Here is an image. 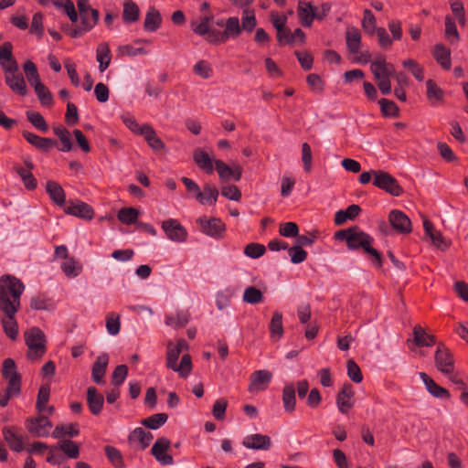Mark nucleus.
<instances>
[{
    "instance_id": "052dcab7",
    "label": "nucleus",
    "mask_w": 468,
    "mask_h": 468,
    "mask_svg": "<svg viewBox=\"0 0 468 468\" xmlns=\"http://www.w3.org/2000/svg\"><path fill=\"white\" fill-rule=\"evenodd\" d=\"M27 120L38 130L42 132H47L48 130V126L44 119V117L37 112L28 111L27 112Z\"/></svg>"
},
{
    "instance_id": "e2e57ef3",
    "label": "nucleus",
    "mask_w": 468,
    "mask_h": 468,
    "mask_svg": "<svg viewBox=\"0 0 468 468\" xmlns=\"http://www.w3.org/2000/svg\"><path fill=\"white\" fill-rule=\"evenodd\" d=\"M16 173L20 176L22 178L25 186L29 190H34L37 184L35 176L29 170H26L23 167H16Z\"/></svg>"
},
{
    "instance_id": "bf43d9fd",
    "label": "nucleus",
    "mask_w": 468,
    "mask_h": 468,
    "mask_svg": "<svg viewBox=\"0 0 468 468\" xmlns=\"http://www.w3.org/2000/svg\"><path fill=\"white\" fill-rule=\"evenodd\" d=\"M172 370L178 372L179 376L186 378L192 371V361L189 354L183 355L179 365L176 364V368Z\"/></svg>"
},
{
    "instance_id": "a19ab883",
    "label": "nucleus",
    "mask_w": 468,
    "mask_h": 468,
    "mask_svg": "<svg viewBox=\"0 0 468 468\" xmlns=\"http://www.w3.org/2000/svg\"><path fill=\"white\" fill-rule=\"evenodd\" d=\"M223 33L226 40L229 37H238L241 33V27L239 25V18L236 16L228 18L226 21V27Z\"/></svg>"
},
{
    "instance_id": "774afa93",
    "label": "nucleus",
    "mask_w": 468,
    "mask_h": 468,
    "mask_svg": "<svg viewBox=\"0 0 468 468\" xmlns=\"http://www.w3.org/2000/svg\"><path fill=\"white\" fill-rule=\"evenodd\" d=\"M128 374V367L126 365H119L115 367L112 375V383L114 386H120L123 383Z\"/></svg>"
},
{
    "instance_id": "58836bf2",
    "label": "nucleus",
    "mask_w": 468,
    "mask_h": 468,
    "mask_svg": "<svg viewBox=\"0 0 468 468\" xmlns=\"http://www.w3.org/2000/svg\"><path fill=\"white\" fill-rule=\"evenodd\" d=\"M96 58L99 62V69L103 72L111 63V51L108 44L101 43L96 50Z\"/></svg>"
},
{
    "instance_id": "7ed1b4c3",
    "label": "nucleus",
    "mask_w": 468,
    "mask_h": 468,
    "mask_svg": "<svg viewBox=\"0 0 468 468\" xmlns=\"http://www.w3.org/2000/svg\"><path fill=\"white\" fill-rule=\"evenodd\" d=\"M28 347L27 357L30 360L41 358L46 353V335L38 327H31L24 334Z\"/></svg>"
},
{
    "instance_id": "6e6d98bb",
    "label": "nucleus",
    "mask_w": 468,
    "mask_h": 468,
    "mask_svg": "<svg viewBox=\"0 0 468 468\" xmlns=\"http://www.w3.org/2000/svg\"><path fill=\"white\" fill-rule=\"evenodd\" d=\"M402 65L411 72L417 80L422 81L424 80V69L416 60L408 58L402 62Z\"/></svg>"
},
{
    "instance_id": "338daca9",
    "label": "nucleus",
    "mask_w": 468,
    "mask_h": 468,
    "mask_svg": "<svg viewBox=\"0 0 468 468\" xmlns=\"http://www.w3.org/2000/svg\"><path fill=\"white\" fill-rule=\"evenodd\" d=\"M347 375L355 383H360L363 380V375L358 365L352 359H349L346 364Z\"/></svg>"
},
{
    "instance_id": "680f3d73",
    "label": "nucleus",
    "mask_w": 468,
    "mask_h": 468,
    "mask_svg": "<svg viewBox=\"0 0 468 468\" xmlns=\"http://www.w3.org/2000/svg\"><path fill=\"white\" fill-rule=\"evenodd\" d=\"M220 193L224 197L229 200L239 201L241 199V192L235 185H222Z\"/></svg>"
},
{
    "instance_id": "b1692460",
    "label": "nucleus",
    "mask_w": 468,
    "mask_h": 468,
    "mask_svg": "<svg viewBox=\"0 0 468 468\" xmlns=\"http://www.w3.org/2000/svg\"><path fill=\"white\" fill-rule=\"evenodd\" d=\"M413 342L418 347L432 346L437 345L436 336L428 334L420 324L413 327Z\"/></svg>"
},
{
    "instance_id": "9d476101",
    "label": "nucleus",
    "mask_w": 468,
    "mask_h": 468,
    "mask_svg": "<svg viewBox=\"0 0 468 468\" xmlns=\"http://www.w3.org/2000/svg\"><path fill=\"white\" fill-rule=\"evenodd\" d=\"M200 229L203 233L215 239H221L224 237L226 231L225 223L218 218H211L207 219L206 217L197 219Z\"/></svg>"
},
{
    "instance_id": "bb28decb",
    "label": "nucleus",
    "mask_w": 468,
    "mask_h": 468,
    "mask_svg": "<svg viewBox=\"0 0 468 468\" xmlns=\"http://www.w3.org/2000/svg\"><path fill=\"white\" fill-rule=\"evenodd\" d=\"M432 56L442 69L449 70L452 66L451 50L445 45L439 43L434 46Z\"/></svg>"
},
{
    "instance_id": "13d9d810",
    "label": "nucleus",
    "mask_w": 468,
    "mask_h": 468,
    "mask_svg": "<svg viewBox=\"0 0 468 468\" xmlns=\"http://www.w3.org/2000/svg\"><path fill=\"white\" fill-rule=\"evenodd\" d=\"M105 453L109 461L116 467H123V459L121 452L113 446L107 445L104 448Z\"/></svg>"
},
{
    "instance_id": "8fccbe9b",
    "label": "nucleus",
    "mask_w": 468,
    "mask_h": 468,
    "mask_svg": "<svg viewBox=\"0 0 468 468\" xmlns=\"http://www.w3.org/2000/svg\"><path fill=\"white\" fill-rule=\"evenodd\" d=\"M34 89L42 105L51 106L53 104V96L42 82H37Z\"/></svg>"
},
{
    "instance_id": "4c0bfd02",
    "label": "nucleus",
    "mask_w": 468,
    "mask_h": 468,
    "mask_svg": "<svg viewBox=\"0 0 468 468\" xmlns=\"http://www.w3.org/2000/svg\"><path fill=\"white\" fill-rule=\"evenodd\" d=\"M79 434L80 430L78 423L58 425L52 432V436L55 439H60L64 436L72 438L78 436Z\"/></svg>"
},
{
    "instance_id": "de8ad7c7",
    "label": "nucleus",
    "mask_w": 468,
    "mask_h": 468,
    "mask_svg": "<svg viewBox=\"0 0 468 468\" xmlns=\"http://www.w3.org/2000/svg\"><path fill=\"white\" fill-rule=\"evenodd\" d=\"M361 25L364 31L370 36L374 35L375 31L378 28L377 27L376 17L372 11L369 9L364 10V17L362 19Z\"/></svg>"
},
{
    "instance_id": "412c9836",
    "label": "nucleus",
    "mask_w": 468,
    "mask_h": 468,
    "mask_svg": "<svg viewBox=\"0 0 468 468\" xmlns=\"http://www.w3.org/2000/svg\"><path fill=\"white\" fill-rule=\"evenodd\" d=\"M87 404L91 414L99 415L104 405V398L100 394L95 387H89L86 392Z\"/></svg>"
},
{
    "instance_id": "4468645a",
    "label": "nucleus",
    "mask_w": 468,
    "mask_h": 468,
    "mask_svg": "<svg viewBox=\"0 0 468 468\" xmlns=\"http://www.w3.org/2000/svg\"><path fill=\"white\" fill-rule=\"evenodd\" d=\"M388 221L397 233L409 234L412 230L410 219L401 210H391L388 215Z\"/></svg>"
},
{
    "instance_id": "4be33fe9",
    "label": "nucleus",
    "mask_w": 468,
    "mask_h": 468,
    "mask_svg": "<svg viewBox=\"0 0 468 468\" xmlns=\"http://www.w3.org/2000/svg\"><path fill=\"white\" fill-rule=\"evenodd\" d=\"M23 137L33 146L42 152H48L57 144V141L50 138L40 137L33 133L24 131Z\"/></svg>"
},
{
    "instance_id": "79ce46f5",
    "label": "nucleus",
    "mask_w": 468,
    "mask_h": 468,
    "mask_svg": "<svg viewBox=\"0 0 468 468\" xmlns=\"http://www.w3.org/2000/svg\"><path fill=\"white\" fill-rule=\"evenodd\" d=\"M50 397V388L48 385H41L37 398L36 409L38 413H45L46 404H48Z\"/></svg>"
},
{
    "instance_id": "f03ea898",
    "label": "nucleus",
    "mask_w": 468,
    "mask_h": 468,
    "mask_svg": "<svg viewBox=\"0 0 468 468\" xmlns=\"http://www.w3.org/2000/svg\"><path fill=\"white\" fill-rule=\"evenodd\" d=\"M334 238L339 241L345 240L348 250H356L362 249L374 258V262L378 268L382 267V256L380 252L372 247L374 239L367 233L360 230L357 226L340 229L335 233Z\"/></svg>"
},
{
    "instance_id": "09e8293b",
    "label": "nucleus",
    "mask_w": 468,
    "mask_h": 468,
    "mask_svg": "<svg viewBox=\"0 0 468 468\" xmlns=\"http://www.w3.org/2000/svg\"><path fill=\"white\" fill-rule=\"evenodd\" d=\"M54 133L59 138L62 148L60 151L69 152L72 149V143L70 139V133L63 126H58L53 128Z\"/></svg>"
},
{
    "instance_id": "0eeeda50",
    "label": "nucleus",
    "mask_w": 468,
    "mask_h": 468,
    "mask_svg": "<svg viewBox=\"0 0 468 468\" xmlns=\"http://www.w3.org/2000/svg\"><path fill=\"white\" fill-rule=\"evenodd\" d=\"M5 73V82L10 88V90L21 96H25L27 93V88L25 79L19 70L18 65L7 68L3 70Z\"/></svg>"
},
{
    "instance_id": "603ef678",
    "label": "nucleus",
    "mask_w": 468,
    "mask_h": 468,
    "mask_svg": "<svg viewBox=\"0 0 468 468\" xmlns=\"http://www.w3.org/2000/svg\"><path fill=\"white\" fill-rule=\"evenodd\" d=\"M189 316L188 311H179L176 315L167 316L165 323L170 326L184 327L188 323Z\"/></svg>"
},
{
    "instance_id": "cd10ccee",
    "label": "nucleus",
    "mask_w": 468,
    "mask_h": 468,
    "mask_svg": "<svg viewBox=\"0 0 468 468\" xmlns=\"http://www.w3.org/2000/svg\"><path fill=\"white\" fill-rule=\"evenodd\" d=\"M426 88L427 99L431 105L434 106L437 104H442L444 102V91L437 85L433 80L429 79L426 81Z\"/></svg>"
},
{
    "instance_id": "393cba45",
    "label": "nucleus",
    "mask_w": 468,
    "mask_h": 468,
    "mask_svg": "<svg viewBox=\"0 0 468 468\" xmlns=\"http://www.w3.org/2000/svg\"><path fill=\"white\" fill-rule=\"evenodd\" d=\"M420 378L424 382L427 390L434 397L440 398V399H449L451 397L450 392L439 386L428 374L424 372L420 373Z\"/></svg>"
},
{
    "instance_id": "a878e982",
    "label": "nucleus",
    "mask_w": 468,
    "mask_h": 468,
    "mask_svg": "<svg viewBox=\"0 0 468 468\" xmlns=\"http://www.w3.org/2000/svg\"><path fill=\"white\" fill-rule=\"evenodd\" d=\"M423 228L427 236H429L434 246L440 250H446L450 246L441 231H436L433 228V224L429 219H424Z\"/></svg>"
},
{
    "instance_id": "ddd939ff",
    "label": "nucleus",
    "mask_w": 468,
    "mask_h": 468,
    "mask_svg": "<svg viewBox=\"0 0 468 468\" xmlns=\"http://www.w3.org/2000/svg\"><path fill=\"white\" fill-rule=\"evenodd\" d=\"M371 71L377 80L389 79L395 74L393 64L388 63L383 55H378L374 61L371 62Z\"/></svg>"
},
{
    "instance_id": "423d86ee",
    "label": "nucleus",
    "mask_w": 468,
    "mask_h": 468,
    "mask_svg": "<svg viewBox=\"0 0 468 468\" xmlns=\"http://www.w3.org/2000/svg\"><path fill=\"white\" fill-rule=\"evenodd\" d=\"M52 426L49 417L44 413H38L37 416L25 420V427L33 437H48Z\"/></svg>"
},
{
    "instance_id": "5701e85b",
    "label": "nucleus",
    "mask_w": 468,
    "mask_h": 468,
    "mask_svg": "<svg viewBox=\"0 0 468 468\" xmlns=\"http://www.w3.org/2000/svg\"><path fill=\"white\" fill-rule=\"evenodd\" d=\"M140 134L143 135L148 145L156 152L165 149L164 142L157 136L155 131L149 124L142 125Z\"/></svg>"
},
{
    "instance_id": "a211bd4d",
    "label": "nucleus",
    "mask_w": 468,
    "mask_h": 468,
    "mask_svg": "<svg viewBox=\"0 0 468 468\" xmlns=\"http://www.w3.org/2000/svg\"><path fill=\"white\" fill-rule=\"evenodd\" d=\"M65 213L72 215L83 219L90 220L94 217L93 208L87 203L77 201L76 203L69 200L68 206L64 208Z\"/></svg>"
},
{
    "instance_id": "2f4dec72",
    "label": "nucleus",
    "mask_w": 468,
    "mask_h": 468,
    "mask_svg": "<svg viewBox=\"0 0 468 468\" xmlns=\"http://www.w3.org/2000/svg\"><path fill=\"white\" fill-rule=\"evenodd\" d=\"M346 47L350 53L357 54L361 45V33L356 27H348L346 32Z\"/></svg>"
},
{
    "instance_id": "f257e3e1",
    "label": "nucleus",
    "mask_w": 468,
    "mask_h": 468,
    "mask_svg": "<svg viewBox=\"0 0 468 468\" xmlns=\"http://www.w3.org/2000/svg\"><path fill=\"white\" fill-rule=\"evenodd\" d=\"M23 282L12 275H4L0 278V308L6 318L2 320L5 335L16 340L18 335V324L16 314L20 309V297L24 292Z\"/></svg>"
},
{
    "instance_id": "a18cd8bd",
    "label": "nucleus",
    "mask_w": 468,
    "mask_h": 468,
    "mask_svg": "<svg viewBox=\"0 0 468 468\" xmlns=\"http://www.w3.org/2000/svg\"><path fill=\"white\" fill-rule=\"evenodd\" d=\"M58 449L71 459H77L80 455V446L71 440H61L58 442Z\"/></svg>"
},
{
    "instance_id": "c03bdc74",
    "label": "nucleus",
    "mask_w": 468,
    "mask_h": 468,
    "mask_svg": "<svg viewBox=\"0 0 468 468\" xmlns=\"http://www.w3.org/2000/svg\"><path fill=\"white\" fill-rule=\"evenodd\" d=\"M270 332L271 337L280 339L283 335L282 314L280 312H274L270 323Z\"/></svg>"
},
{
    "instance_id": "3c124183",
    "label": "nucleus",
    "mask_w": 468,
    "mask_h": 468,
    "mask_svg": "<svg viewBox=\"0 0 468 468\" xmlns=\"http://www.w3.org/2000/svg\"><path fill=\"white\" fill-rule=\"evenodd\" d=\"M243 301L250 304H257L263 301V293L254 286H249L243 292Z\"/></svg>"
},
{
    "instance_id": "dca6fc26",
    "label": "nucleus",
    "mask_w": 468,
    "mask_h": 468,
    "mask_svg": "<svg viewBox=\"0 0 468 468\" xmlns=\"http://www.w3.org/2000/svg\"><path fill=\"white\" fill-rule=\"evenodd\" d=\"M169 446L170 441L167 438L160 437L152 447V454L163 465H171L174 463L172 455L166 453Z\"/></svg>"
},
{
    "instance_id": "4d7b16f0",
    "label": "nucleus",
    "mask_w": 468,
    "mask_h": 468,
    "mask_svg": "<svg viewBox=\"0 0 468 468\" xmlns=\"http://www.w3.org/2000/svg\"><path fill=\"white\" fill-rule=\"evenodd\" d=\"M445 37L451 43H457L460 39L455 22L449 16L445 17Z\"/></svg>"
},
{
    "instance_id": "f8f14e48",
    "label": "nucleus",
    "mask_w": 468,
    "mask_h": 468,
    "mask_svg": "<svg viewBox=\"0 0 468 468\" xmlns=\"http://www.w3.org/2000/svg\"><path fill=\"white\" fill-rule=\"evenodd\" d=\"M354 396L355 391L353 386L350 383L344 384L341 390L336 395V405L341 413L346 414L354 407Z\"/></svg>"
},
{
    "instance_id": "0e129e2a",
    "label": "nucleus",
    "mask_w": 468,
    "mask_h": 468,
    "mask_svg": "<svg viewBox=\"0 0 468 468\" xmlns=\"http://www.w3.org/2000/svg\"><path fill=\"white\" fill-rule=\"evenodd\" d=\"M201 194H204V205H214L218 200L219 192L216 186L210 184H206Z\"/></svg>"
},
{
    "instance_id": "1a4fd4ad",
    "label": "nucleus",
    "mask_w": 468,
    "mask_h": 468,
    "mask_svg": "<svg viewBox=\"0 0 468 468\" xmlns=\"http://www.w3.org/2000/svg\"><path fill=\"white\" fill-rule=\"evenodd\" d=\"M215 168L218 174V177L222 183H227L233 179L238 182L242 176V167L237 163H232L230 165L225 164L221 160H215Z\"/></svg>"
},
{
    "instance_id": "6e6552de",
    "label": "nucleus",
    "mask_w": 468,
    "mask_h": 468,
    "mask_svg": "<svg viewBox=\"0 0 468 468\" xmlns=\"http://www.w3.org/2000/svg\"><path fill=\"white\" fill-rule=\"evenodd\" d=\"M2 376L8 381L9 390L14 393L21 392V375L16 370V365L14 359L5 358L3 362Z\"/></svg>"
},
{
    "instance_id": "864d4df0",
    "label": "nucleus",
    "mask_w": 468,
    "mask_h": 468,
    "mask_svg": "<svg viewBox=\"0 0 468 468\" xmlns=\"http://www.w3.org/2000/svg\"><path fill=\"white\" fill-rule=\"evenodd\" d=\"M378 104L380 105L381 113L385 117H399V109L393 101L380 99Z\"/></svg>"
},
{
    "instance_id": "2eb2a0df",
    "label": "nucleus",
    "mask_w": 468,
    "mask_h": 468,
    "mask_svg": "<svg viewBox=\"0 0 468 468\" xmlns=\"http://www.w3.org/2000/svg\"><path fill=\"white\" fill-rule=\"evenodd\" d=\"M272 378L271 372L261 369L253 372L250 378L248 390L250 393H257L267 388Z\"/></svg>"
},
{
    "instance_id": "c85d7f7f",
    "label": "nucleus",
    "mask_w": 468,
    "mask_h": 468,
    "mask_svg": "<svg viewBox=\"0 0 468 468\" xmlns=\"http://www.w3.org/2000/svg\"><path fill=\"white\" fill-rule=\"evenodd\" d=\"M14 65H18V63L13 55V45L11 42L5 41L0 45V66L5 70Z\"/></svg>"
},
{
    "instance_id": "f3484780",
    "label": "nucleus",
    "mask_w": 468,
    "mask_h": 468,
    "mask_svg": "<svg viewBox=\"0 0 468 468\" xmlns=\"http://www.w3.org/2000/svg\"><path fill=\"white\" fill-rule=\"evenodd\" d=\"M80 16V25L84 27V30H90L99 20V11L92 8L90 5H84L82 3H77Z\"/></svg>"
},
{
    "instance_id": "5fc2aeb1",
    "label": "nucleus",
    "mask_w": 468,
    "mask_h": 468,
    "mask_svg": "<svg viewBox=\"0 0 468 468\" xmlns=\"http://www.w3.org/2000/svg\"><path fill=\"white\" fill-rule=\"evenodd\" d=\"M23 69L27 76L28 82L34 87L37 82H41L40 77L35 63L31 60H27L23 65Z\"/></svg>"
},
{
    "instance_id": "49530a36",
    "label": "nucleus",
    "mask_w": 468,
    "mask_h": 468,
    "mask_svg": "<svg viewBox=\"0 0 468 468\" xmlns=\"http://www.w3.org/2000/svg\"><path fill=\"white\" fill-rule=\"evenodd\" d=\"M139 211L133 207H122L119 210L118 219L126 225L133 224L137 221Z\"/></svg>"
},
{
    "instance_id": "c756f323",
    "label": "nucleus",
    "mask_w": 468,
    "mask_h": 468,
    "mask_svg": "<svg viewBox=\"0 0 468 468\" xmlns=\"http://www.w3.org/2000/svg\"><path fill=\"white\" fill-rule=\"evenodd\" d=\"M193 159L196 165L207 174L211 175L213 173V160L207 152L197 148L193 152Z\"/></svg>"
},
{
    "instance_id": "7c9ffc66",
    "label": "nucleus",
    "mask_w": 468,
    "mask_h": 468,
    "mask_svg": "<svg viewBox=\"0 0 468 468\" xmlns=\"http://www.w3.org/2000/svg\"><path fill=\"white\" fill-rule=\"evenodd\" d=\"M298 17L303 27H310L315 19L314 8L311 3L299 2L297 8Z\"/></svg>"
},
{
    "instance_id": "473e14b6",
    "label": "nucleus",
    "mask_w": 468,
    "mask_h": 468,
    "mask_svg": "<svg viewBox=\"0 0 468 468\" xmlns=\"http://www.w3.org/2000/svg\"><path fill=\"white\" fill-rule=\"evenodd\" d=\"M46 190L49 197L58 206L65 204L66 195L62 186L55 181H48Z\"/></svg>"
},
{
    "instance_id": "c9c22d12",
    "label": "nucleus",
    "mask_w": 468,
    "mask_h": 468,
    "mask_svg": "<svg viewBox=\"0 0 468 468\" xmlns=\"http://www.w3.org/2000/svg\"><path fill=\"white\" fill-rule=\"evenodd\" d=\"M3 435L11 450L20 452L24 450V443L22 438L16 435L14 429L11 427H5Z\"/></svg>"
},
{
    "instance_id": "39448f33",
    "label": "nucleus",
    "mask_w": 468,
    "mask_h": 468,
    "mask_svg": "<svg viewBox=\"0 0 468 468\" xmlns=\"http://www.w3.org/2000/svg\"><path fill=\"white\" fill-rule=\"evenodd\" d=\"M435 367L443 375L454 372V358L451 350L442 342L437 344L434 354Z\"/></svg>"
},
{
    "instance_id": "20e7f679",
    "label": "nucleus",
    "mask_w": 468,
    "mask_h": 468,
    "mask_svg": "<svg viewBox=\"0 0 468 468\" xmlns=\"http://www.w3.org/2000/svg\"><path fill=\"white\" fill-rule=\"evenodd\" d=\"M374 175L373 185L387 193L399 197L403 194V188L399 186L398 180L388 172L383 170L372 171Z\"/></svg>"
},
{
    "instance_id": "e433bc0d",
    "label": "nucleus",
    "mask_w": 468,
    "mask_h": 468,
    "mask_svg": "<svg viewBox=\"0 0 468 468\" xmlns=\"http://www.w3.org/2000/svg\"><path fill=\"white\" fill-rule=\"evenodd\" d=\"M161 23L160 12L154 7L150 8L144 18V28L146 31L154 32L160 27Z\"/></svg>"
},
{
    "instance_id": "69168bd1",
    "label": "nucleus",
    "mask_w": 468,
    "mask_h": 468,
    "mask_svg": "<svg viewBox=\"0 0 468 468\" xmlns=\"http://www.w3.org/2000/svg\"><path fill=\"white\" fill-rule=\"evenodd\" d=\"M266 251V248L262 244L249 243L244 249V254L250 258L257 259L262 256Z\"/></svg>"
},
{
    "instance_id": "9b49d317",
    "label": "nucleus",
    "mask_w": 468,
    "mask_h": 468,
    "mask_svg": "<svg viewBox=\"0 0 468 468\" xmlns=\"http://www.w3.org/2000/svg\"><path fill=\"white\" fill-rule=\"evenodd\" d=\"M162 229L167 238L176 242H184L187 239V231L181 223L174 218L162 222Z\"/></svg>"
},
{
    "instance_id": "72a5a7b5",
    "label": "nucleus",
    "mask_w": 468,
    "mask_h": 468,
    "mask_svg": "<svg viewBox=\"0 0 468 468\" xmlns=\"http://www.w3.org/2000/svg\"><path fill=\"white\" fill-rule=\"evenodd\" d=\"M282 402L286 412L292 413L295 410L296 398L295 387L293 384H286L282 389Z\"/></svg>"
},
{
    "instance_id": "aec40b11",
    "label": "nucleus",
    "mask_w": 468,
    "mask_h": 468,
    "mask_svg": "<svg viewBox=\"0 0 468 468\" xmlns=\"http://www.w3.org/2000/svg\"><path fill=\"white\" fill-rule=\"evenodd\" d=\"M108 363L109 356L105 353L100 355L93 363L91 368V378L96 384L100 385L105 383L104 376L106 374Z\"/></svg>"
},
{
    "instance_id": "f704fd0d",
    "label": "nucleus",
    "mask_w": 468,
    "mask_h": 468,
    "mask_svg": "<svg viewBox=\"0 0 468 468\" xmlns=\"http://www.w3.org/2000/svg\"><path fill=\"white\" fill-rule=\"evenodd\" d=\"M154 436L151 432L145 431L143 428L134 429L129 435L128 440L130 442L138 441L141 449L147 448L153 440Z\"/></svg>"
},
{
    "instance_id": "37998d69",
    "label": "nucleus",
    "mask_w": 468,
    "mask_h": 468,
    "mask_svg": "<svg viewBox=\"0 0 468 468\" xmlns=\"http://www.w3.org/2000/svg\"><path fill=\"white\" fill-rule=\"evenodd\" d=\"M167 419L168 415L166 413H155L142 420L141 423L151 430H156L164 425L167 421Z\"/></svg>"
},
{
    "instance_id": "6ab92c4d",
    "label": "nucleus",
    "mask_w": 468,
    "mask_h": 468,
    "mask_svg": "<svg viewBox=\"0 0 468 468\" xmlns=\"http://www.w3.org/2000/svg\"><path fill=\"white\" fill-rule=\"evenodd\" d=\"M242 445L248 449L267 451L271 447V440L268 435L255 433L246 436Z\"/></svg>"
},
{
    "instance_id": "ea45409f",
    "label": "nucleus",
    "mask_w": 468,
    "mask_h": 468,
    "mask_svg": "<svg viewBox=\"0 0 468 468\" xmlns=\"http://www.w3.org/2000/svg\"><path fill=\"white\" fill-rule=\"evenodd\" d=\"M139 7L133 0L123 3L122 19L126 23H133L139 19Z\"/></svg>"
}]
</instances>
